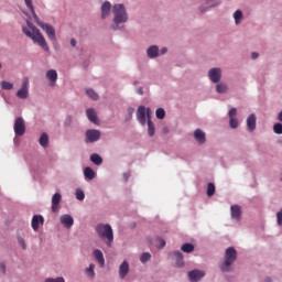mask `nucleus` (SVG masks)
<instances>
[{
  "mask_svg": "<svg viewBox=\"0 0 282 282\" xmlns=\"http://www.w3.org/2000/svg\"><path fill=\"white\" fill-rule=\"evenodd\" d=\"M23 32L29 39L32 40L33 43H37L44 52H50V46L47 45V42L45 41V37L43 34H41V31L30 22V20H26V26H23Z\"/></svg>",
  "mask_w": 282,
  "mask_h": 282,
  "instance_id": "f257e3e1",
  "label": "nucleus"
},
{
  "mask_svg": "<svg viewBox=\"0 0 282 282\" xmlns=\"http://www.w3.org/2000/svg\"><path fill=\"white\" fill-rule=\"evenodd\" d=\"M24 2L26 8L31 10V13L33 14V19L35 23H37V25H40L42 30H44V32L46 33V35L51 41H56V30H54V26L41 22V20L39 19V15H36V11H34V6L32 4V0H24Z\"/></svg>",
  "mask_w": 282,
  "mask_h": 282,
  "instance_id": "f03ea898",
  "label": "nucleus"
},
{
  "mask_svg": "<svg viewBox=\"0 0 282 282\" xmlns=\"http://www.w3.org/2000/svg\"><path fill=\"white\" fill-rule=\"evenodd\" d=\"M113 24L112 30H120L121 23H127L129 21V14L124 4H115L112 9Z\"/></svg>",
  "mask_w": 282,
  "mask_h": 282,
  "instance_id": "7ed1b4c3",
  "label": "nucleus"
},
{
  "mask_svg": "<svg viewBox=\"0 0 282 282\" xmlns=\"http://www.w3.org/2000/svg\"><path fill=\"white\" fill-rule=\"evenodd\" d=\"M96 232L98 237L106 242V246L111 248V243H113V229L111 228V225L99 224L96 227Z\"/></svg>",
  "mask_w": 282,
  "mask_h": 282,
  "instance_id": "20e7f679",
  "label": "nucleus"
},
{
  "mask_svg": "<svg viewBox=\"0 0 282 282\" xmlns=\"http://www.w3.org/2000/svg\"><path fill=\"white\" fill-rule=\"evenodd\" d=\"M237 261V250L234 247L227 248L225 261L220 264L221 272H230V265Z\"/></svg>",
  "mask_w": 282,
  "mask_h": 282,
  "instance_id": "39448f33",
  "label": "nucleus"
},
{
  "mask_svg": "<svg viewBox=\"0 0 282 282\" xmlns=\"http://www.w3.org/2000/svg\"><path fill=\"white\" fill-rule=\"evenodd\" d=\"M147 118L151 120V108L140 106L137 110V120L144 127L147 124Z\"/></svg>",
  "mask_w": 282,
  "mask_h": 282,
  "instance_id": "423d86ee",
  "label": "nucleus"
},
{
  "mask_svg": "<svg viewBox=\"0 0 282 282\" xmlns=\"http://www.w3.org/2000/svg\"><path fill=\"white\" fill-rule=\"evenodd\" d=\"M28 87H30V79H28V77H24L23 82H22V87L17 93L18 98L25 100V98H28V96H30V91H29Z\"/></svg>",
  "mask_w": 282,
  "mask_h": 282,
  "instance_id": "0eeeda50",
  "label": "nucleus"
},
{
  "mask_svg": "<svg viewBox=\"0 0 282 282\" xmlns=\"http://www.w3.org/2000/svg\"><path fill=\"white\" fill-rule=\"evenodd\" d=\"M14 133L15 135H25V120L21 117L15 119Z\"/></svg>",
  "mask_w": 282,
  "mask_h": 282,
  "instance_id": "6e6552de",
  "label": "nucleus"
},
{
  "mask_svg": "<svg viewBox=\"0 0 282 282\" xmlns=\"http://www.w3.org/2000/svg\"><path fill=\"white\" fill-rule=\"evenodd\" d=\"M100 135L101 134L98 130H87L86 131V142H87V144L98 142L100 140Z\"/></svg>",
  "mask_w": 282,
  "mask_h": 282,
  "instance_id": "1a4fd4ad",
  "label": "nucleus"
},
{
  "mask_svg": "<svg viewBox=\"0 0 282 282\" xmlns=\"http://www.w3.org/2000/svg\"><path fill=\"white\" fill-rule=\"evenodd\" d=\"M204 276H206V273H204V271H200L197 269L188 272V279L192 282L202 281V279H204Z\"/></svg>",
  "mask_w": 282,
  "mask_h": 282,
  "instance_id": "9d476101",
  "label": "nucleus"
},
{
  "mask_svg": "<svg viewBox=\"0 0 282 282\" xmlns=\"http://www.w3.org/2000/svg\"><path fill=\"white\" fill-rule=\"evenodd\" d=\"M208 76L212 83H219L221 80V68H212Z\"/></svg>",
  "mask_w": 282,
  "mask_h": 282,
  "instance_id": "9b49d317",
  "label": "nucleus"
},
{
  "mask_svg": "<svg viewBox=\"0 0 282 282\" xmlns=\"http://www.w3.org/2000/svg\"><path fill=\"white\" fill-rule=\"evenodd\" d=\"M46 78L51 83V87L56 86V80H58V73L55 69H50L46 72Z\"/></svg>",
  "mask_w": 282,
  "mask_h": 282,
  "instance_id": "f8f14e48",
  "label": "nucleus"
},
{
  "mask_svg": "<svg viewBox=\"0 0 282 282\" xmlns=\"http://www.w3.org/2000/svg\"><path fill=\"white\" fill-rule=\"evenodd\" d=\"M61 224L65 226V228H72L74 226V218L70 215H62Z\"/></svg>",
  "mask_w": 282,
  "mask_h": 282,
  "instance_id": "ddd939ff",
  "label": "nucleus"
},
{
  "mask_svg": "<svg viewBox=\"0 0 282 282\" xmlns=\"http://www.w3.org/2000/svg\"><path fill=\"white\" fill-rule=\"evenodd\" d=\"M194 138L196 142L199 144H205L206 143V133L202 131V129H196L194 132Z\"/></svg>",
  "mask_w": 282,
  "mask_h": 282,
  "instance_id": "4468645a",
  "label": "nucleus"
},
{
  "mask_svg": "<svg viewBox=\"0 0 282 282\" xmlns=\"http://www.w3.org/2000/svg\"><path fill=\"white\" fill-rule=\"evenodd\" d=\"M221 3L219 0H205L206 7H200V12L204 13L210 8H217Z\"/></svg>",
  "mask_w": 282,
  "mask_h": 282,
  "instance_id": "2eb2a0df",
  "label": "nucleus"
},
{
  "mask_svg": "<svg viewBox=\"0 0 282 282\" xmlns=\"http://www.w3.org/2000/svg\"><path fill=\"white\" fill-rule=\"evenodd\" d=\"M61 199H63V196H61L59 193H55L52 197V212L56 213L58 210V205L61 204Z\"/></svg>",
  "mask_w": 282,
  "mask_h": 282,
  "instance_id": "dca6fc26",
  "label": "nucleus"
},
{
  "mask_svg": "<svg viewBox=\"0 0 282 282\" xmlns=\"http://www.w3.org/2000/svg\"><path fill=\"white\" fill-rule=\"evenodd\" d=\"M231 210V219H236V221H239L241 219V206L234 205L230 207Z\"/></svg>",
  "mask_w": 282,
  "mask_h": 282,
  "instance_id": "f3484780",
  "label": "nucleus"
},
{
  "mask_svg": "<svg viewBox=\"0 0 282 282\" xmlns=\"http://www.w3.org/2000/svg\"><path fill=\"white\" fill-rule=\"evenodd\" d=\"M127 274H129V262L123 261L120 265H119V278L120 279H126Z\"/></svg>",
  "mask_w": 282,
  "mask_h": 282,
  "instance_id": "a211bd4d",
  "label": "nucleus"
},
{
  "mask_svg": "<svg viewBox=\"0 0 282 282\" xmlns=\"http://www.w3.org/2000/svg\"><path fill=\"white\" fill-rule=\"evenodd\" d=\"M111 14V2L106 1L101 6V19H107Z\"/></svg>",
  "mask_w": 282,
  "mask_h": 282,
  "instance_id": "6ab92c4d",
  "label": "nucleus"
},
{
  "mask_svg": "<svg viewBox=\"0 0 282 282\" xmlns=\"http://www.w3.org/2000/svg\"><path fill=\"white\" fill-rule=\"evenodd\" d=\"M93 254L100 268H105V254H102V251H100V249H96Z\"/></svg>",
  "mask_w": 282,
  "mask_h": 282,
  "instance_id": "aec40b11",
  "label": "nucleus"
},
{
  "mask_svg": "<svg viewBox=\"0 0 282 282\" xmlns=\"http://www.w3.org/2000/svg\"><path fill=\"white\" fill-rule=\"evenodd\" d=\"M247 127L249 131H254V129H257V116L250 115L248 117Z\"/></svg>",
  "mask_w": 282,
  "mask_h": 282,
  "instance_id": "412c9836",
  "label": "nucleus"
},
{
  "mask_svg": "<svg viewBox=\"0 0 282 282\" xmlns=\"http://www.w3.org/2000/svg\"><path fill=\"white\" fill-rule=\"evenodd\" d=\"M147 54L149 58H158L160 56V48L156 45H152L148 48Z\"/></svg>",
  "mask_w": 282,
  "mask_h": 282,
  "instance_id": "4be33fe9",
  "label": "nucleus"
},
{
  "mask_svg": "<svg viewBox=\"0 0 282 282\" xmlns=\"http://www.w3.org/2000/svg\"><path fill=\"white\" fill-rule=\"evenodd\" d=\"M86 115L90 122H93L94 124H98V116L96 115V110L89 108L86 110Z\"/></svg>",
  "mask_w": 282,
  "mask_h": 282,
  "instance_id": "5701e85b",
  "label": "nucleus"
},
{
  "mask_svg": "<svg viewBox=\"0 0 282 282\" xmlns=\"http://www.w3.org/2000/svg\"><path fill=\"white\" fill-rule=\"evenodd\" d=\"M43 221H44L43 216L41 215L33 216L32 223H31L33 230H39V224H43Z\"/></svg>",
  "mask_w": 282,
  "mask_h": 282,
  "instance_id": "b1692460",
  "label": "nucleus"
},
{
  "mask_svg": "<svg viewBox=\"0 0 282 282\" xmlns=\"http://www.w3.org/2000/svg\"><path fill=\"white\" fill-rule=\"evenodd\" d=\"M174 257L176 259V265H178V268L184 267V256L182 254V252L175 251Z\"/></svg>",
  "mask_w": 282,
  "mask_h": 282,
  "instance_id": "393cba45",
  "label": "nucleus"
},
{
  "mask_svg": "<svg viewBox=\"0 0 282 282\" xmlns=\"http://www.w3.org/2000/svg\"><path fill=\"white\" fill-rule=\"evenodd\" d=\"M84 175L86 180H94V177H96V172H94L91 167H86L84 170Z\"/></svg>",
  "mask_w": 282,
  "mask_h": 282,
  "instance_id": "a878e982",
  "label": "nucleus"
},
{
  "mask_svg": "<svg viewBox=\"0 0 282 282\" xmlns=\"http://www.w3.org/2000/svg\"><path fill=\"white\" fill-rule=\"evenodd\" d=\"M148 134L150 138H153L155 135V126L153 124V121L151 119L148 120Z\"/></svg>",
  "mask_w": 282,
  "mask_h": 282,
  "instance_id": "bb28decb",
  "label": "nucleus"
},
{
  "mask_svg": "<svg viewBox=\"0 0 282 282\" xmlns=\"http://www.w3.org/2000/svg\"><path fill=\"white\" fill-rule=\"evenodd\" d=\"M40 144L41 147H44V149L50 144V137H47V133H42L40 137Z\"/></svg>",
  "mask_w": 282,
  "mask_h": 282,
  "instance_id": "cd10ccee",
  "label": "nucleus"
},
{
  "mask_svg": "<svg viewBox=\"0 0 282 282\" xmlns=\"http://www.w3.org/2000/svg\"><path fill=\"white\" fill-rule=\"evenodd\" d=\"M0 87H1V89H4L7 91H10L11 89H14V85L12 83L6 82V80L0 82Z\"/></svg>",
  "mask_w": 282,
  "mask_h": 282,
  "instance_id": "c85d7f7f",
  "label": "nucleus"
},
{
  "mask_svg": "<svg viewBox=\"0 0 282 282\" xmlns=\"http://www.w3.org/2000/svg\"><path fill=\"white\" fill-rule=\"evenodd\" d=\"M90 162H93L97 166H100V164H102V158H100V155H98L97 153L91 154Z\"/></svg>",
  "mask_w": 282,
  "mask_h": 282,
  "instance_id": "c756f323",
  "label": "nucleus"
},
{
  "mask_svg": "<svg viewBox=\"0 0 282 282\" xmlns=\"http://www.w3.org/2000/svg\"><path fill=\"white\" fill-rule=\"evenodd\" d=\"M181 250L183 252H186V253H191L195 250V246H193V243H184L182 247H181Z\"/></svg>",
  "mask_w": 282,
  "mask_h": 282,
  "instance_id": "7c9ffc66",
  "label": "nucleus"
},
{
  "mask_svg": "<svg viewBox=\"0 0 282 282\" xmlns=\"http://www.w3.org/2000/svg\"><path fill=\"white\" fill-rule=\"evenodd\" d=\"M216 91L218 94H226L228 91V85L220 83L216 86Z\"/></svg>",
  "mask_w": 282,
  "mask_h": 282,
  "instance_id": "2f4dec72",
  "label": "nucleus"
},
{
  "mask_svg": "<svg viewBox=\"0 0 282 282\" xmlns=\"http://www.w3.org/2000/svg\"><path fill=\"white\" fill-rule=\"evenodd\" d=\"M234 19L236 21V25H239V23H241V19H243V12H241V10H237L234 13Z\"/></svg>",
  "mask_w": 282,
  "mask_h": 282,
  "instance_id": "473e14b6",
  "label": "nucleus"
},
{
  "mask_svg": "<svg viewBox=\"0 0 282 282\" xmlns=\"http://www.w3.org/2000/svg\"><path fill=\"white\" fill-rule=\"evenodd\" d=\"M96 265L94 263L89 264V268L86 270V274L94 279L96 276V272L94 271Z\"/></svg>",
  "mask_w": 282,
  "mask_h": 282,
  "instance_id": "72a5a7b5",
  "label": "nucleus"
},
{
  "mask_svg": "<svg viewBox=\"0 0 282 282\" xmlns=\"http://www.w3.org/2000/svg\"><path fill=\"white\" fill-rule=\"evenodd\" d=\"M215 195V184L208 183L207 185V196L213 197Z\"/></svg>",
  "mask_w": 282,
  "mask_h": 282,
  "instance_id": "f704fd0d",
  "label": "nucleus"
},
{
  "mask_svg": "<svg viewBox=\"0 0 282 282\" xmlns=\"http://www.w3.org/2000/svg\"><path fill=\"white\" fill-rule=\"evenodd\" d=\"M165 116H166V111H164L163 108L156 109V118L159 120H164Z\"/></svg>",
  "mask_w": 282,
  "mask_h": 282,
  "instance_id": "c9c22d12",
  "label": "nucleus"
},
{
  "mask_svg": "<svg viewBox=\"0 0 282 282\" xmlns=\"http://www.w3.org/2000/svg\"><path fill=\"white\" fill-rule=\"evenodd\" d=\"M87 96L91 98L93 100H98V94L94 91V89H87L86 90Z\"/></svg>",
  "mask_w": 282,
  "mask_h": 282,
  "instance_id": "e433bc0d",
  "label": "nucleus"
},
{
  "mask_svg": "<svg viewBox=\"0 0 282 282\" xmlns=\"http://www.w3.org/2000/svg\"><path fill=\"white\" fill-rule=\"evenodd\" d=\"M150 260H151V253L149 252H144L140 257L141 263H147V261H150Z\"/></svg>",
  "mask_w": 282,
  "mask_h": 282,
  "instance_id": "4c0bfd02",
  "label": "nucleus"
},
{
  "mask_svg": "<svg viewBox=\"0 0 282 282\" xmlns=\"http://www.w3.org/2000/svg\"><path fill=\"white\" fill-rule=\"evenodd\" d=\"M75 195L76 199H78L79 202H83V199H85V192H83V189H76Z\"/></svg>",
  "mask_w": 282,
  "mask_h": 282,
  "instance_id": "58836bf2",
  "label": "nucleus"
},
{
  "mask_svg": "<svg viewBox=\"0 0 282 282\" xmlns=\"http://www.w3.org/2000/svg\"><path fill=\"white\" fill-rule=\"evenodd\" d=\"M229 124L231 129H237L239 127V120H237V118H231L229 119Z\"/></svg>",
  "mask_w": 282,
  "mask_h": 282,
  "instance_id": "ea45409f",
  "label": "nucleus"
},
{
  "mask_svg": "<svg viewBox=\"0 0 282 282\" xmlns=\"http://www.w3.org/2000/svg\"><path fill=\"white\" fill-rule=\"evenodd\" d=\"M273 131L274 133H276L278 135H281L282 134V123H275L273 126Z\"/></svg>",
  "mask_w": 282,
  "mask_h": 282,
  "instance_id": "a19ab883",
  "label": "nucleus"
},
{
  "mask_svg": "<svg viewBox=\"0 0 282 282\" xmlns=\"http://www.w3.org/2000/svg\"><path fill=\"white\" fill-rule=\"evenodd\" d=\"M45 282H65V279H63V278H57V279L48 278V279L45 280Z\"/></svg>",
  "mask_w": 282,
  "mask_h": 282,
  "instance_id": "79ce46f5",
  "label": "nucleus"
},
{
  "mask_svg": "<svg viewBox=\"0 0 282 282\" xmlns=\"http://www.w3.org/2000/svg\"><path fill=\"white\" fill-rule=\"evenodd\" d=\"M237 116V108H231L229 110V119L235 118Z\"/></svg>",
  "mask_w": 282,
  "mask_h": 282,
  "instance_id": "37998d69",
  "label": "nucleus"
},
{
  "mask_svg": "<svg viewBox=\"0 0 282 282\" xmlns=\"http://www.w3.org/2000/svg\"><path fill=\"white\" fill-rule=\"evenodd\" d=\"M18 241H19L21 248H22L23 250H25V248H26V246H25V240H24L23 238L19 237V238H18Z\"/></svg>",
  "mask_w": 282,
  "mask_h": 282,
  "instance_id": "c03bdc74",
  "label": "nucleus"
},
{
  "mask_svg": "<svg viewBox=\"0 0 282 282\" xmlns=\"http://www.w3.org/2000/svg\"><path fill=\"white\" fill-rule=\"evenodd\" d=\"M158 242H159V248H164V246H166V241L162 238H158Z\"/></svg>",
  "mask_w": 282,
  "mask_h": 282,
  "instance_id": "a18cd8bd",
  "label": "nucleus"
},
{
  "mask_svg": "<svg viewBox=\"0 0 282 282\" xmlns=\"http://www.w3.org/2000/svg\"><path fill=\"white\" fill-rule=\"evenodd\" d=\"M251 58L253 61H257V58H259V53H256V52L251 53Z\"/></svg>",
  "mask_w": 282,
  "mask_h": 282,
  "instance_id": "49530a36",
  "label": "nucleus"
},
{
  "mask_svg": "<svg viewBox=\"0 0 282 282\" xmlns=\"http://www.w3.org/2000/svg\"><path fill=\"white\" fill-rule=\"evenodd\" d=\"M0 268L2 270V273L6 274V263L1 262Z\"/></svg>",
  "mask_w": 282,
  "mask_h": 282,
  "instance_id": "de8ad7c7",
  "label": "nucleus"
},
{
  "mask_svg": "<svg viewBox=\"0 0 282 282\" xmlns=\"http://www.w3.org/2000/svg\"><path fill=\"white\" fill-rule=\"evenodd\" d=\"M70 45H72V47H76V40L75 39L70 40Z\"/></svg>",
  "mask_w": 282,
  "mask_h": 282,
  "instance_id": "09e8293b",
  "label": "nucleus"
},
{
  "mask_svg": "<svg viewBox=\"0 0 282 282\" xmlns=\"http://www.w3.org/2000/svg\"><path fill=\"white\" fill-rule=\"evenodd\" d=\"M137 93H138L140 96H142V94H144V90H143L142 88H139V89L137 90Z\"/></svg>",
  "mask_w": 282,
  "mask_h": 282,
  "instance_id": "8fccbe9b",
  "label": "nucleus"
},
{
  "mask_svg": "<svg viewBox=\"0 0 282 282\" xmlns=\"http://www.w3.org/2000/svg\"><path fill=\"white\" fill-rule=\"evenodd\" d=\"M166 52H169V50H167L166 47H163V48L161 50V54H166Z\"/></svg>",
  "mask_w": 282,
  "mask_h": 282,
  "instance_id": "3c124183",
  "label": "nucleus"
},
{
  "mask_svg": "<svg viewBox=\"0 0 282 282\" xmlns=\"http://www.w3.org/2000/svg\"><path fill=\"white\" fill-rule=\"evenodd\" d=\"M126 180H129V175L124 174Z\"/></svg>",
  "mask_w": 282,
  "mask_h": 282,
  "instance_id": "603ef678",
  "label": "nucleus"
},
{
  "mask_svg": "<svg viewBox=\"0 0 282 282\" xmlns=\"http://www.w3.org/2000/svg\"><path fill=\"white\" fill-rule=\"evenodd\" d=\"M0 69H1V63H0Z\"/></svg>",
  "mask_w": 282,
  "mask_h": 282,
  "instance_id": "864d4df0",
  "label": "nucleus"
}]
</instances>
